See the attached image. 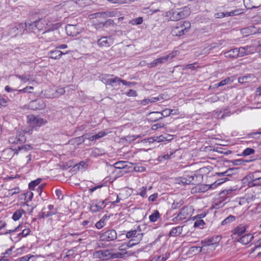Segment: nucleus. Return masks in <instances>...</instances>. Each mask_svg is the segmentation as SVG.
I'll return each mask as SVG.
<instances>
[{
    "label": "nucleus",
    "mask_w": 261,
    "mask_h": 261,
    "mask_svg": "<svg viewBox=\"0 0 261 261\" xmlns=\"http://www.w3.org/2000/svg\"><path fill=\"white\" fill-rule=\"evenodd\" d=\"M190 14V8L188 7H184L182 8L171 9L165 13V16L168 20L178 21L187 17Z\"/></svg>",
    "instance_id": "nucleus-1"
},
{
    "label": "nucleus",
    "mask_w": 261,
    "mask_h": 261,
    "mask_svg": "<svg viewBox=\"0 0 261 261\" xmlns=\"http://www.w3.org/2000/svg\"><path fill=\"white\" fill-rule=\"evenodd\" d=\"M126 254V252L114 253L109 250H100L95 252L93 253V256L102 260H108L110 259L123 258Z\"/></svg>",
    "instance_id": "nucleus-2"
},
{
    "label": "nucleus",
    "mask_w": 261,
    "mask_h": 261,
    "mask_svg": "<svg viewBox=\"0 0 261 261\" xmlns=\"http://www.w3.org/2000/svg\"><path fill=\"white\" fill-rule=\"evenodd\" d=\"M191 28V23L188 21L177 23L173 27L171 34L175 36H181L187 33Z\"/></svg>",
    "instance_id": "nucleus-3"
},
{
    "label": "nucleus",
    "mask_w": 261,
    "mask_h": 261,
    "mask_svg": "<svg viewBox=\"0 0 261 261\" xmlns=\"http://www.w3.org/2000/svg\"><path fill=\"white\" fill-rule=\"evenodd\" d=\"M140 226H138L137 229L128 231L126 233V238L130 239V243L134 245L139 243L143 238L144 233L141 232Z\"/></svg>",
    "instance_id": "nucleus-4"
},
{
    "label": "nucleus",
    "mask_w": 261,
    "mask_h": 261,
    "mask_svg": "<svg viewBox=\"0 0 261 261\" xmlns=\"http://www.w3.org/2000/svg\"><path fill=\"white\" fill-rule=\"evenodd\" d=\"M7 29L8 33L6 35H9L12 37H15L24 31V24L22 23L12 24L8 26Z\"/></svg>",
    "instance_id": "nucleus-5"
},
{
    "label": "nucleus",
    "mask_w": 261,
    "mask_h": 261,
    "mask_svg": "<svg viewBox=\"0 0 261 261\" xmlns=\"http://www.w3.org/2000/svg\"><path fill=\"white\" fill-rule=\"evenodd\" d=\"M37 29L39 32H44L47 29L53 28V23L48 17L37 19Z\"/></svg>",
    "instance_id": "nucleus-6"
},
{
    "label": "nucleus",
    "mask_w": 261,
    "mask_h": 261,
    "mask_svg": "<svg viewBox=\"0 0 261 261\" xmlns=\"http://www.w3.org/2000/svg\"><path fill=\"white\" fill-rule=\"evenodd\" d=\"M197 178V176L192 174L184 176V177H178L176 179V183L182 185H196L197 182L195 181V178Z\"/></svg>",
    "instance_id": "nucleus-7"
},
{
    "label": "nucleus",
    "mask_w": 261,
    "mask_h": 261,
    "mask_svg": "<svg viewBox=\"0 0 261 261\" xmlns=\"http://www.w3.org/2000/svg\"><path fill=\"white\" fill-rule=\"evenodd\" d=\"M25 141L26 138L23 131H19L16 136H12L9 138V142L11 144H22Z\"/></svg>",
    "instance_id": "nucleus-8"
},
{
    "label": "nucleus",
    "mask_w": 261,
    "mask_h": 261,
    "mask_svg": "<svg viewBox=\"0 0 261 261\" xmlns=\"http://www.w3.org/2000/svg\"><path fill=\"white\" fill-rule=\"evenodd\" d=\"M117 238V232L114 229L108 230L100 236V239L103 241H111Z\"/></svg>",
    "instance_id": "nucleus-9"
},
{
    "label": "nucleus",
    "mask_w": 261,
    "mask_h": 261,
    "mask_svg": "<svg viewBox=\"0 0 261 261\" xmlns=\"http://www.w3.org/2000/svg\"><path fill=\"white\" fill-rule=\"evenodd\" d=\"M28 119L30 125L33 127L40 126L45 124L47 122L40 116H35L34 115L28 116Z\"/></svg>",
    "instance_id": "nucleus-10"
},
{
    "label": "nucleus",
    "mask_w": 261,
    "mask_h": 261,
    "mask_svg": "<svg viewBox=\"0 0 261 261\" xmlns=\"http://www.w3.org/2000/svg\"><path fill=\"white\" fill-rule=\"evenodd\" d=\"M29 108L33 110L43 109L45 107V103L41 99L32 100L29 103Z\"/></svg>",
    "instance_id": "nucleus-11"
},
{
    "label": "nucleus",
    "mask_w": 261,
    "mask_h": 261,
    "mask_svg": "<svg viewBox=\"0 0 261 261\" xmlns=\"http://www.w3.org/2000/svg\"><path fill=\"white\" fill-rule=\"evenodd\" d=\"M53 28L47 29L42 33L41 38L46 42L53 41L56 40V37L53 32Z\"/></svg>",
    "instance_id": "nucleus-12"
},
{
    "label": "nucleus",
    "mask_w": 261,
    "mask_h": 261,
    "mask_svg": "<svg viewBox=\"0 0 261 261\" xmlns=\"http://www.w3.org/2000/svg\"><path fill=\"white\" fill-rule=\"evenodd\" d=\"M97 45L99 47H109L113 43V40L111 36L101 37L97 40Z\"/></svg>",
    "instance_id": "nucleus-13"
},
{
    "label": "nucleus",
    "mask_w": 261,
    "mask_h": 261,
    "mask_svg": "<svg viewBox=\"0 0 261 261\" xmlns=\"http://www.w3.org/2000/svg\"><path fill=\"white\" fill-rule=\"evenodd\" d=\"M105 206L106 205L105 204L104 200H95L92 202L90 205V208L92 212L96 213L104 208Z\"/></svg>",
    "instance_id": "nucleus-14"
},
{
    "label": "nucleus",
    "mask_w": 261,
    "mask_h": 261,
    "mask_svg": "<svg viewBox=\"0 0 261 261\" xmlns=\"http://www.w3.org/2000/svg\"><path fill=\"white\" fill-rule=\"evenodd\" d=\"M247 227L248 226L247 224H239L232 230V233L234 236L241 237L245 233Z\"/></svg>",
    "instance_id": "nucleus-15"
},
{
    "label": "nucleus",
    "mask_w": 261,
    "mask_h": 261,
    "mask_svg": "<svg viewBox=\"0 0 261 261\" xmlns=\"http://www.w3.org/2000/svg\"><path fill=\"white\" fill-rule=\"evenodd\" d=\"M202 246L200 248V251L205 250L207 247H213L212 250H215L216 247L218 246L217 242H214V239L211 238L207 240H204L201 242Z\"/></svg>",
    "instance_id": "nucleus-16"
},
{
    "label": "nucleus",
    "mask_w": 261,
    "mask_h": 261,
    "mask_svg": "<svg viewBox=\"0 0 261 261\" xmlns=\"http://www.w3.org/2000/svg\"><path fill=\"white\" fill-rule=\"evenodd\" d=\"M192 208L190 207L184 206L181 208L179 213L177 215V217L180 220L187 219L191 215Z\"/></svg>",
    "instance_id": "nucleus-17"
},
{
    "label": "nucleus",
    "mask_w": 261,
    "mask_h": 261,
    "mask_svg": "<svg viewBox=\"0 0 261 261\" xmlns=\"http://www.w3.org/2000/svg\"><path fill=\"white\" fill-rule=\"evenodd\" d=\"M177 55V51H173L166 56H163L154 60L156 66L159 64L165 63L169 59H172Z\"/></svg>",
    "instance_id": "nucleus-18"
},
{
    "label": "nucleus",
    "mask_w": 261,
    "mask_h": 261,
    "mask_svg": "<svg viewBox=\"0 0 261 261\" xmlns=\"http://www.w3.org/2000/svg\"><path fill=\"white\" fill-rule=\"evenodd\" d=\"M240 57L253 54L255 51V48L253 46H245L239 47Z\"/></svg>",
    "instance_id": "nucleus-19"
},
{
    "label": "nucleus",
    "mask_w": 261,
    "mask_h": 261,
    "mask_svg": "<svg viewBox=\"0 0 261 261\" xmlns=\"http://www.w3.org/2000/svg\"><path fill=\"white\" fill-rule=\"evenodd\" d=\"M101 82H125L117 77H114L113 75L101 74L99 76Z\"/></svg>",
    "instance_id": "nucleus-20"
},
{
    "label": "nucleus",
    "mask_w": 261,
    "mask_h": 261,
    "mask_svg": "<svg viewBox=\"0 0 261 261\" xmlns=\"http://www.w3.org/2000/svg\"><path fill=\"white\" fill-rule=\"evenodd\" d=\"M37 20L32 21L31 20H27L24 24V28H25L27 31L30 32H35L37 29Z\"/></svg>",
    "instance_id": "nucleus-21"
},
{
    "label": "nucleus",
    "mask_w": 261,
    "mask_h": 261,
    "mask_svg": "<svg viewBox=\"0 0 261 261\" xmlns=\"http://www.w3.org/2000/svg\"><path fill=\"white\" fill-rule=\"evenodd\" d=\"M57 214V212L49 211L46 207H43L41 211L38 214L37 217L39 219H44Z\"/></svg>",
    "instance_id": "nucleus-22"
},
{
    "label": "nucleus",
    "mask_w": 261,
    "mask_h": 261,
    "mask_svg": "<svg viewBox=\"0 0 261 261\" xmlns=\"http://www.w3.org/2000/svg\"><path fill=\"white\" fill-rule=\"evenodd\" d=\"M18 150H13L12 148H7L5 149L2 153V156L6 160L11 159L14 154H18Z\"/></svg>",
    "instance_id": "nucleus-23"
},
{
    "label": "nucleus",
    "mask_w": 261,
    "mask_h": 261,
    "mask_svg": "<svg viewBox=\"0 0 261 261\" xmlns=\"http://www.w3.org/2000/svg\"><path fill=\"white\" fill-rule=\"evenodd\" d=\"M253 239V235L251 233H248L240 237L238 239V242L242 244L247 245L249 244Z\"/></svg>",
    "instance_id": "nucleus-24"
},
{
    "label": "nucleus",
    "mask_w": 261,
    "mask_h": 261,
    "mask_svg": "<svg viewBox=\"0 0 261 261\" xmlns=\"http://www.w3.org/2000/svg\"><path fill=\"white\" fill-rule=\"evenodd\" d=\"M239 48H235L226 51L225 53V56L227 58H236L240 57Z\"/></svg>",
    "instance_id": "nucleus-25"
},
{
    "label": "nucleus",
    "mask_w": 261,
    "mask_h": 261,
    "mask_svg": "<svg viewBox=\"0 0 261 261\" xmlns=\"http://www.w3.org/2000/svg\"><path fill=\"white\" fill-rule=\"evenodd\" d=\"M238 82L241 80L246 81V82H256L257 80L256 77L253 74H246L244 75L238 77L237 79Z\"/></svg>",
    "instance_id": "nucleus-26"
},
{
    "label": "nucleus",
    "mask_w": 261,
    "mask_h": 261,
    "mask_svg": "<svg viewBox=\"0 0 261 261\" xmlns=\"http://www.w3.org/2000/svg\"><path fill=\"white\" fill-rule=\"evenodd\" d=\"M174 111V110L166 109L162 111V113L158 112H153L151 113L152 115H161V116L163 117H167L170 115H176V113L175 112L174 113H172Z\"/></svg>",
    "instance_id": "nucleus-27"
},
{
    "label": "nucleus",
    "mask_w": 261,
    "mask_h": 261,
    "mask_svg": "<svg viewBox=\"0 0 261 261\" xmlns=\"http://www.w3.org/2000/svg\"><path fill=\"white\" fill-rule=\"evenodd\" d=\"M68 52L64 53L58 50H51L49 53V57L51 59H57L61 57L62 55L67 54Z\"/></svg>",
    "instance_id": "nucleus-28"
},
{
    "label": "nucleus",
    "mask_w": 261,
    "mask_h": 261,
    "mask_svg": "<svg viewBox=\"0 0 261 261\" xmlns=\"http://www.w3.org/2000/svg\"><path fill=\"white\" fill-rule=\"evenodd\" d=\"M182 231V227L177 226L173 227L170 230L169 236L170 237H175L177 235H179L181 233Z\"/></svg>",
    "instance_id": "nucleus-29"
},
{
    "label": "nucleus",
    "mask_w": 261,
    "mask_h": 261,
    "mask_svg": "<svg viewBox=\"0 0 261 261\" xmlns=\"http://www.w3.org/2000/svg\"><path fill=\"white\" fill-rule=\"evenodd\" d=\"M234 191V190H233L232 189H225L220 193V197L221 198L224 199V200H226L227 198L229 197V195Z\"/></svg>",
    "instance_id": "nucleus-30"
},
{
    "label": "nucleus",
    "mask_w": 261,
    "mask_h": 261,
    "mask_svg": "<svg viewBox=\"0 0 261 261\" xmlns=\"http://www.w3.org/2000/svg\"><path fill=\"white\" fill-rule=\"evenodd\" d=\"M66 90H65L63 88H58L56 90L55 93H53L52 94V97H58L60 96L61 95H63L64 93H65L66 91H68V89L69 87H66Z\"/></svg>",
    "instance_id": "nucleus-31"
},
{
    "label": "nucleus",
    "mask_w": 261,
    "mask_h": 261,
    "mask_svg": "<svg viewBox=\"0 0 261 261\" xmlns=\"http://www.w3.org/2000/svg\"><path fill=\"white\" fill-rule=\"evenodd\" d=\"M225 180L223 181H221L220 180H217L214 183L211 185H205L203 186V191L208 190L210 189H215L218 185H220L222 182H223Z\"/></svg>",
    "instance_id": "nucleus-32"
},
{
    "label": "nucleus",
    "mask_w": 261,
    "mask_h": 261,
    "mask_svg": "<svg viewBox=\"0 0 261 261\" xmlns=\"http://www.w3.org/2000/svg\"><path fill=\"white\" fill-rule=\"evenodd\" d=\"M24 211L22 208H20L16 211L12 216V219L14 221L19 220L21 217L22 214L24 213Z\"/></svg>",
    "instance_id": "nucleus-33"
},
{
    "label": "nucleus",
    "mask_w": 261,
    "mask_h": 261,
    "mask_svg": "<svg viewBox=\"0 0 261 261\" xmlns=\"http://www.w3.org/2000/svg\"><path fill=\"white\" fill-rule=\"evenodd\" d=\"M244 13V10L242 9H237L232 10L230 12H226L227 17L237 16Z\"/></svg>",
    "instance_id": "nucleus-34"
},
{
    "label": "nucleus",
    "mask_w": 261,
    "mask_h": 261,
    "mask_svg": "<svg viewBox=\"0 0 261 261\" xmlns=\"http://www.w3.org/2000/svg\"><path fill=\"white\" fill-rule=\"evenodd\" d=\"M249 187L261 186V177L252 179L249 182Z\"/></svg>",
    "instance_id": "nucleus-35"
},
{
    "label": "nucleus",
    "mask_w": 261,
    "mask_h": 261,
    "mask_svg": "<svg viewBox=\"0 0 261 261\" xmlns=\"http://www.w3.org/2000/svg\"><path fill=\"white\" fill-rule=\"evenodd\" d=\"M200 66L199 65L198 63H194L192 64H187L184 66V69H191L192 70H197L198 68H200Z\"/></svg>",
    "instance_id": "nucleus-36"
},
{
    "label": "nucleus",
    "mask_w": 261,
    "mask_h": 261,
    "mask_svg": "<svg viewBox=\"0 0 261 261\" xmlns=\"http://www.w3.org/2000/svg\"><path fill=\"white\" fill-rule=\"evenodd\" d=\"M41 178H37V179L32 181L29 185V188L31 190H34L36 186H39V184L41 181Z\"/></svg>",
    "instance_id": "nucleus-37"
},
{
    "label": "nucleus",
    "mask_w": 261,
    "mask_h": 261,
    "mask_svg": "<svg viewBox=\"0 0 261 261\" xmlns=\"http://www.w3.org/2000/svg\"><path fill=\"white\" fill-rule=\"evenodd\" d=\"M104 14L105 15V17H115L119 15V12L116 10L113 11H105Z\"/></svg>",
    "instance_id": "nucleus-38"
},
{
    "label": "nucleus",
    "mask_w": 261,
    "mask_h": 261,
    "mask_svg": "<svg viewBox=\"0 0 261 261\" xmlns=\"http://www.w3.org/2000/svg\"><path fill=\"white\" fill-rule=\"evenodd\" d=\"M235 220H236V218L234 216H232V215H229L221 222V225H225L229 224L231 222L234 221Z\"/></svg>",
    "instance_id": "nucleus-39"
},
{
    "label": "nucleus",
    "mask_w": 261,
    "mask_h": 261,
    "mask_svg": "<svg viewBox=\"0 0 261 261\" xmlns=\"http://www.w3.org/2000/svg\"><path fill=\"white\" fill-rule=\"evenodd\" d=\"M114 166L116 169H124L126 168V162H125V161L117 162L114 164Z\"/></svg>",
    "instance_id": "nucleus-40"
},
{
    "label": "nucleus",
    "mask_w": 261,
    "mask_h": 261,
    "mask_svg": "<svg viewBox=\"0 0 261 261\" xmlns=\"http://www.w3.org/2000/svg\"><path fill=\"white\" fill-rule=\"evenodd\" d=\"M160 217V214L158 211L149 216V220L152 222H156Z\"/></svg>",
    "instance_id": "nucleus-41"
},
{
    "label": "nucleus",
    "mask_w": 261,
    "mask_h": 261,
    "mask_svg": "<svg viewBox=\"0 0 261 261\" xmlns=\"http://www.w3.org/2000/svg\"><path fill=\"white\" fill-rule=\"evenodd\" d=\"M105 12H100L91 14L89 15V17L91 19L96 18H105V15L104 14Z\"/></svg>",
    "instance_id": "nucleus-42"
},
{
    "label": "nucleus",
    "mask_w": 261,
    "mask_h": 261,
    "mask_svg": "<svg viewBox=\"0 0 261 261\" xmlns=\"http://www.w3.org/2000/svg\"><path fill=\"white\" fill-rule=\"evenodd\" d=\"M143 22V18L142 17H139L131 20L129 21V23L132 25H138L140 24Z\"/></svg>",
    "instance_id": "nucleus-43"
},
{
    "label": "nucleus",
    "mask_w": 261,
    "mask_h": 261,
    "mask_svg": "<svg viewBox=\"0 0 261 261\" xmlns=\"http://www.w3.org/2000/svg\"><path fill=\"white\" fill-rule=\"evenodd\" d=\"M255 152L254 149L251 148H247L243 152L242 155L244 156H247L253 154Z\"/></svg>",
    "instance_id": "nucleus-44"
},
{
    "label": "nucleus",
    "mask_w": 261,
    "mask_h": 261,
    "mask_svg": "<svg viewBox=\"0 0 261 261\" xmlns=\"http://www.w3.org/2000/svg\"><path fill=\"white\" fill-rule=\"evenodd\" d=\"M34 87L33 86H28L22 89L19 90L20 92L31 93L33 92Z\"/></svg>",
    "instance_id": "nucleus-45"
},
{
    "label": "nucleus",
    "mask_w": 261,
    "mask_h": 261,
    "mask_svg": "<svg viewBox=\"0 0 261 261\" xmlns=\"http://www.w3.org/2000/svg\"><path fill=\"white\" fill-rule=\"evenodd\" d=\"M103 154V153L102 152V151L98 148L94 149L91 152V155L94 157L100 156Z\"/></svg>",
    "instance_id": "nucleus-46"
},
{
    "label": "nucleus",
    "mask_w": 261,
    "mask_h": 261,
    "mask_svg": "<svg viewBox=\"0 0 261 261\" xmlns=\"http://www.w3.org/2000/svg\"><path fill=\"white\" fill-rule=\"evenodd\" d=\"M134 245V244L130 243V241H129L127 244H123L120 246L119 247V250H124L127 248H128Z\"/></svg>",
    "instance_id": "nucleus-47"
},
{
    "label": "nucleus",
    "mask_w": 261,
    "mask_h": 261,
    "mask_svg": "<svg viewBox=\"0 0 261 261\" xmlns=\"http://www.w3.org/2000/svg\"><path fill=\"white\" fill-rule=\"evenodd\" d=\"M106 225L105 219L104 218L101 219L98 222H97L95 226L98 229H100Z\"/></svg>",
    "instance_id": "nucleus-48"
},
{
    "label": "nucleus",
    "mask_w": 261,
    "mask_h": 261,
    "mask_svg": "<svg viewBox=\"0 0 261 261\" xmlns=\"http://www.w3.org/2000/svg\"><path fill=\"white\" fill-rule=\"evenodd\" d=\"M197 220L194 224L195 227H198L203 226L205 224L204 221L202 219H196Z\"/></svg>",
    "instance_id": "nucleus-49"
},
{
    "label": "nucleus",
    "mask_w": 261,
    "mask_h": 261,
    "mask_svg": "<svg viewBox=\"0 0 261 261\" xmlns=\"http://www.w3.org/2000/svg\"><path fill=\"white\" fill-rule=\"evenodd\" d=\"M8 100L0 95V108L6 107L8 105Z\"/></svg>",
    "instance_id": "nucleus-50"
},
{
    "label": "nucleus",
    "mask_w": 261,
    "mask_h": 261,
    "mask_svg": "<svg viewBox=\"0 0 261 261\" xmlns=\"http://www.w3.org/2000/svg\"><path fill=\"white\" fill-rule=\"evenodd\" d=\"M146 187H142L141 189H139V195H140L142 197H146Z\"/></svg>",
    "instance_id": "nucleus-51"
},
{
    "label": "nucleus",
    "mask_w": 261,
    "mask_h": 261,
    "mask_svg": "<svg viewBox=\"0 0 261 261\" xmlns=\"http://www.w3.org/2000/svg\"><path fill=\"white\" fill-rule=\"evenodd\" d=\"M261 249V239L258 240L257 242L255 243V249L254 250H259ZM261 254V251H259L257 253V255H260Z\"/></svg>",
    "instance_id": "nucleus-52"
},
{
    "label": "nucleus",
    "mask_w": 261,
    "mask_h": 261,
    "mask_svg": "<svg viewBox=\"0 0 261 261\" xmlns=\"http://www.w3.org/2000/svg\"><path fill=\"white\" fill-rule=\"evenodd\" d=\"M124 94L126 95H127V96L136 97L137 96V93L136 91L133 90V89L129 90L127 92H126Z\"/></svg>",
    "instance_id": "nucleus-53"
},
{
    "label": "nucleus",
    "mask_w": 261,
    "mask_h": 261,
    "mask_svg": "<svg viewBox=\"0 0 261 261\" xmlns=\"http://www.w3.org/2000/svg\"><path fill=\"white\" fill-rule=\"evenodd\" d=\"M171 140V139H168L163 135H161L159 137H156V138L154 140V141H157L158 142H163L165 140Z\"/></svg>",
    "instance_id": "nucleus-54"
},
{
    "label": "nucleus",
    "mask_w": 261,
    "mask_h": 261,
    "mask_svg": "<svg viewBox=\"0 0 261 261\" xmlns=\"http://www.w3.org/2000/svg\"><path fill=\"white\" fill-rule=\"evenodd\" d=\"M17 76L18 77V78L20 80L24 81V82H27V81H34V80H33L30 78V76H29V75H19Z\"/></svg>",
    "instance_id": "nucleus-55"
},
{
    "label": "nucleus",
    "mask_w": 261,
    "mask_h": 261,
    "mask_svg": "<svg viewBox=\"0 0 261 261\" xmlns=\"http://www.w3.org/2000/svg\"><path fill=\"white\" fill-rule=\"evenodd\" d=\"M31 232L30 228L24 229H23L21 233L18 234V237H20L22 235V237H27L28 236Z\"/></svg>",
    "instance_id": "nucleus-56"
},
{
    "label": "nucleus",
    "mask_w": 261,
    "mask_h": 261,
    "mask_svg": "<svg viewBox=\"0 0 261 261\" xmlns=\"http://www.w3.org/2000/svg\"><path fill=\"white\" fill-rule=\"evenodd\" d=\"M214 16L216 18H222L224 17H227L226 12H218L215 14Z\"/></svg>",
    "instance_id": "nucleus-57"
},
{
    "label": "nucleus",
    "mask_w": 261,
    "mask_h": 261,
    "mask_svg": "<svg viewBox=\"0 0 261 261\" xmlns=\"http://www.w3.org/2000/svg\"><path fill=\"white\" fill-rule=\"evenodd\" d=\"M246 162H248V161L243 159L234 160L232 161L233 164L236 165L244 164V163Z\"/></svg>",
    "instance_id": "nucleus-58"
},
{
    "label": "nucleus",
    "mask_w": 261,
    "mask_h": 261,
    "mask_svg": "<svg viewBox=\"0 0 261 261\" xmlns=\"http://www.w3.org/2000/svg\"><path fill=\"white\" fill-rule=\"evenodd\" d=\"M165 126L164 123H158L155 124H154L152 126V130H156L159 128L164 127Z\"/></svg>",
    "instance_id": "nucleus-59"
},
{
    "label": "nucleus",
    "mask_w": 261,
    "mask_h": 261,
    "mask_svg": "<svg viewBox=\"0 0 261 261\" xmlns=\"http://www.w3.org/2000/svg\"><path fill=\"white\" fill-rule=\"evenodd\" d=\"M219 100V98L216 95H214L207 99L206 101L208 102L213 103Z\"/></svg>",
    "instance_id": "nucleus-60"
},
{
    "label": "nucleus",
    "mask_w": 261,
    "mask_h": 261,
    "mask_svg": "<svg viewBox=\"0 0 261 261\" xmlns=\"http://www.w3.org/2000/svg\"><path fill=\"white\" fill-rule=\"evenodd\" d=\"M173 153H171L170 154L168 153L162 155H160L159 156V159L160 161H162L163 160H166L170 159V155H172Z\"/></svg>",
    "instance_id": "nucleus-61"
},
{
    "label": "nucleus",
    "mask_w": 261,
    "mask_h": 261,
    "mask_svg": "<svg viewBox=\"0 0 261 261\" xmlns=\"http://www.w3.org/2000/svg\"><path fill=\"white\" fill-rule=\"evenodd\" d=\"M55 194L56 196L58 199H63V194L62 192L60 189H56L55 191Z\"/></svg>",
    "instance_id": "nucleus-62"
},
{
    "label": "nucleus",
    "mask_w": 261,
    "mask_h": 261,
    "mask_svg": "<svg viewBox=\"0 0 261 261\" xmlns=\"http://www.w3.org/2000/svg\"><path fill=\"white\" fill-rule=\"evenodd\" d=\"M107 133L105 132H100L98 134L95 135V138H96V140L102 138L107 135Z\"/></svg>",
    "instance_id": "nucleus-63"
},
{
    "label": "nucleus",
    "mask_w": 261,
    "mask_h": 261,
    "mask_svg": "<svg viewBox=\"0 0 261 261\" xmlns=\"http://www.w3.org/2000/svg\"><path fill=\"white\" fill-rule=\"evenodd\" d=\"M183 204V201H180L179 202H174L172 204V208L173 209H177Z\"/></svg>",
    "instance_id": "nucleus-64"
}]
</instances>
